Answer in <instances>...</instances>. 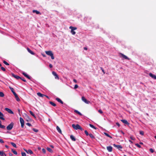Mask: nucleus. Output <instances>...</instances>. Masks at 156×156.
Wrapping results in <instances>:
<instances>
[{"instance_id": "37998d69", "label": "nucleus", "mask_w": 156, "mask_h": 156, "mask_svg": "<svg viewBox=\"0 0 156 156\" xmlns=\"http://www.w3.org/2000/svg\"><path fill=\"white\" fill-rule=\"evenodd\" d=\"M100 69H101L102 70V72L104 74H105V71H104V69H103V68H102V67H101L100 68Z\"/></svg>"}, {"instance_id": "f257e3e1", "label": "nucleus", "mask_w": 156, "mask_h": 156, "mask_svg": "<svg viewBox=\"0 0 156 156\" xmlns=\"http://www.w3.org/2000/svg\"><path fill=\"white\" fill-rule=\"evenodd\" d=\"M72 126L75 129L77 130L78 129H80L81 131L83 130V129L79 124L75 125L74 124H73L72 125Z\"/></svg>"}, {"instance_id": "680f3d73", "label": "nucleus", "mask_w": 156, "mask_h": 156, "mask_svg": "<svg viewBox=\"0 0 156 156\" xmlns=\"http://www.w3.org/2000/svg\"><path fill=\"white\" fill-rule=\"evenodd\" d=\"M5 147L7 148H9V146L7 145H5Z\"/></svg>"}, {"instance_id": "b1692460", "label": "nucleus", "mask_w": 156, "mask_h": 156, "mask_svg": "<svg viewBox=\"0 0 156 156\" xmlns=\"http://www.w3.org/2000/svg\"><path fill=\"white\" fill-rule=\"evenodd\" d=\"M5 126L2 125L1 124V121L0 120V128L4 129L5 128Z\"/></svg>"}, {"instance_id": "a211bd4d", "label": "nucleus", "mask_w": 156, "mask_h": 156, "mask_svg": "<svg viewBox=\"0 0 156 156\" xmlns=\"http://www.w3.org/2000/svg\"><path fill=\"white\" fill-rule=\"evenodd\" d=\"M28 79H30V76H29L28 75H27L26 73H22Z\"/></svg>"}, {"instance_id": "69168bd1", "label": "nucleus", "mask_w": 156, "mask_h": 156, "mask_svg": "<svg viewBox=\"0 0 156 156\" xmlns=\"http://www.w3.org/2000/svg\"><path fill=\"white\" fill-rule=\"evenodd\" d=\"M129 142H130L131 143H133V142L130 140H129Z\"/></svg>"}, {"instance_id": "774afa93", "label": "nucleus", "mask_w": 156, "mask_h": 156, "mask_svg": "<svg viewBox=\"0 0 156 156\" xmlns=\"http://www.w3.org/2000/svg\"><path fill=\"white\" fill-rule=\"evenodd\" d=\"M140 144H143V143H142V142H140Z\"/></svg>"}, {"instance_id": "72a5a7b5", "label": "nucleus", "mask_w": 156, "mask_h": 156, "mask_svg": "<svg viewBox=\"0 0 156 156\" xmlns=\"http://www.w3.org/2000/svg\"><path fill=\"white\" fill-rule=\"evenodd\" d=\"M89 125H90V127H91V128H92L94 129H96V128L95 127H94L93 125L91 124H90Z\"/></svg>"}, {"instance_id": "603ef678", "label": "nucleus", "mask_w": 156, "mask_h": 156, "mask_svg": "<svg viewBox=\"0 0 156 156\" xmlns=\"http://www.w3.org/2000/svg\"><path fill=\"white\" fill-rule=\"evenodd\" d=\"M26 124H27V125H28V126H31V124L30 123H26Z\"/></svg>"}, {"instance_id": "09e8293b", "label": "nucleus", "mask_w": 156, "mask_h": 156, "mask_svg": "<svg viewBox=\"0 0 156 156\" xmlns=\"http://www.w3.org/2000/svg\"><path fill=\"white\" fill-rule=\"evenodd\" d=\"M130 139L133 140H135V138L133 137V136H131L130 137Z\"/></svg>"}, {"instance_id": "5fc2aeb1", "label": "nucleus", "mask_w": 156, "mask_h": 156, "mask_svg": "<svg viewBox=\"0 0 156 156\" xmlns=\"http://www.w3.org/2000/svg\"><path fill=\"white\" fill-rule=\"evenodd\" d=\"M116 124L119 127L120 126V125L118 122H116Z\"/></svg>"}, {"instance_id": "423d86ee", "label": "nucleus", "mask_w": 156, "mask_h": 156, "mask_svg": "<svg viewBox=\"0 0 156 156\" xmlns=\"http://www.w3.org/2000/svg\"><path fill=\"white\" fill-rule=\"evenodd\" d=\"M81 99L86 104H89L90 103V102L89 101L87 100L83 96H82V97Z\"/></svg>"}, {"instance_id": "a19ab883", "label": "nucleus", "mask_w": 156, "mask_h": 156, "mask_svg": "<svg viewBox=\"0 0 156 156\" xmlns=\"http://www.w3.org/2000/svg\"><path fill=\"white\" fill-rule=\"evenodd\" d=\"M1 69L3 71H5V69L3 67H1Z\"/></svg>"}, {"instance_id": "aec40b11", "label": "nucleus", "mask_w": 156, "mask_h": 156, "mask_svg": "<svg viewBox=\"0 0 156 156\" xmlns=\"http://www.w3.org/2000/svg\"><path fill=\"white\" fill-rule=\"evenodd\" d=\"M56 129L58 132L61 134H62V131L60 128L58 126H56Z\"/></svg>"}, {"instance_id": "c85d7f7f", "label": "nucleus", "mask_w": 156, "mask_h": 156, "mask_svg": "<svg viewBox=\"0 0 156 156\" xmlns=\"http://www.w3.org/2000/svg\"><path fill=\"white\" fill-rule=\"evenodd\" d=\"M49 103L52 106H56V105L54 103V102L52 101H50Z\"/></svg>"}, {"instance_id": "f8f14e48", "label": "nucleus", "mask_w": 156, "mask_h": 156, "mask_svg": "<svg viewBox=\"0 0 156 156\" xmlns=\"http://www.w3.org/2000/svg\"><path fill=\"white\" fill-rule=\"evenodd\" d=\"M4 117V115L3 114L0 112V119L2 120H5V119Z\"/></svg>"}, {"instance_id": "2eb2a0df", "label": "nucleus", "mask_w": 156, "mask_h": 156, "mask_svg": "<svg viewBox=\"0 0 156 156\" xmlns=\"http://www.w3.org/2000/svg\"><path fill=\"white\" fill-rule=\"evenodd\" d=\"M27 51H28L32 55H34V53L30 49H29V48H27Z\"/></svg>"}, {"instance_id": "79ce46f5", "label": "nucleus", "mask_w": 156, "mask_h": 156, "mask_svg": "<svg viewBox=\"0 0 156 156\" xmlns=\"http://www.w3.org/2000/svg\"><path fill=\"white\" fill-rule=\"evenodd\" d=\"M84 132L87 136H88L89 135L88 132H87V130H85Z\"/></svg>"}, {"instance_id": "052dcab7", "label": "nucleus", "mask_w": 156, "mask_h": 156, "mask_svg": "<svg viewBox=\"0 0 156 156\" xmlns=\"http://www.w3.org/2000/svg\"><path fill=\"white\" fill-rule=\"evenodd\" d=\"M121 133L122 134H124V133L122 131H121Z\"/></svg>"}, {"instance_id": "f03ea898", "label": "nucleus", "mask_w": 156, "mask_h": 156, "mask_svg": "<svg viewBox=\"0 0 156 156\" xmlns=\"http://www.w3.org/2000/svg\"><path fill=\"white\" fill-rule=\"evenodd\" d=\"M45 52L47 55L50 56L52 59H54V55L52 51H46Z\"/></svg>"}, {"instance_id": "7c9ffc66", "label": "nucleus", "mask_w": 156, "mask_h": 156, "mask_svg": "<svg viewBox=\"0 0 156 156\" xmlns=\"http://www.w3.org/2000/svg\"><path fill=\"white\" fill-rule=\"evenodd\" d=\"M4 94L2 92H0V97H4Z\"/></svg>"}, {"instance_id": "9b49d317", "label": "nucleus", "mask_w": 156, "mask_h": 156, "mask_svg": "<svg viewBox=\"0 0 156 156\" xmlns=\"http://www.w3.org/2000/svg\"><path fill=\"white\" fill-rule=\"evenodd\" d=\"M14 95L15 98L16 100L17 101H20V100L19 98L18 97L17 94L16 93H14Z\"/></svg>"}, {"instance_id": "58836bf2", "label": "nucleus", "mask_w": 156, "mask_h": 156, "mask_svg": "<svg viewBox=\"0 0 156 156\" xmlns=\"http://www.w3.org/2000/svg\"><path fill=\"white\" fill-rule=\"evenodd\" d=\"M33 130L35 132H38V130L36 129L33 128Z\"/></svg>"}, {"instance_id": "e2e57ef3", "label": "nucleus", "mask_w": 156, "mask_h": 156, "mask_svg": "<svg viewBox=\"0 0 156 156\" xmlns=\"http://www.w3.org/2000/svg\"><path fill=\"white\" fill-rule=\"evenodd\" d=\"M42 56L44 57H46V55H44V54H42Z\"/></svg>"}, {"instance_id": "4468645a", "label": "nucleus", "mask_w": 156, "mask_h": 156, "mask_svg": "<svg viewBox=\"0 0 156 156\" xmlns=\"http://www.w3.org/2000/svg\"><path fill=\"white\" fill-rule=\"evenodd\" d=\"M107 149L109 152H111L112 150V148L111 146H108L107 147Z\"/></svg>"}, {"instance_id": "4c0bfd02", "label": "nucleus", "mask_w": 156, "mask_h": 156, "mask_svg": "<svg viewBox=\"0 0 156 156\" xmlns=\"http://www.w3.org/2000/svg\"><path fill=\"white\" fill-rule=\"evenodd\" d=\"M135 145L139 148H140L141 147V146L140 145H139L138 144H135Z\"/></svg>"}, {"instance_id": "0e129e2a", "label": "nucleus", "mask_w": 156, "mask_h": 156, "mask_svg": "<svg viewBox=\"0 0 156 156\" xmlns=\"http://www.w3.org/2000/svg\"><path fill=\"white\" fill-rule=\"evenodd\" d=\"M24 150L27 152L28 150H27L26 149H24Z\"/></svg>"}, {"instance_id": "20e7f679", "label": "nucleus", "mask_w": 156, "mask_h": 156, "mask_svg": "<svg viewBox=\"0 0 156 156\" xmlns=\"http://www.w3.org/2000/svg\"><path fill=\"white\" fill-rule=\"evenodd\" d=\"M119 54L120 57L121 58H122L123 59H128V60H130V59L129 58H128L127 56L122 54V53H119Z\"/></svg>"}, {"instance_id": "a878e982", "label": "nucleus", "mask_w": 156, "mask_h": 156, "mask_svg": "<svg viewBox=\"0 0 156 156\" xmlns=\"http://www.w3.org/2000/svg\"><path fill=\"white\" fill-rule=\"evenodd\" d=\"M29 112L30 113V114L32 115L33 116L34 118H36V116H35V115H34V114L32 112V111H29Z\"/></svg>"}, {"instance_id": "e433bc0d", "label": "nucleus", "mask_w": 156, "mask_h": 156, "mask_svg": "<svg viewBox=\"0 0 156 156\" xmlns=\"http://www.w3.org/2000/svg\"><path fill=\"white\" fill-rule=\"evenodd\" d=\"M4 154V153L3 151H0V155L1 156H3Z\"/></svg>"}, {"instance_id": "4be33fe9", "label": "nucleus", "mask_w": 156, "mask_h": 156, "mask_svg": "<svg viewBox=\"0 0 156 156\" xmlns=\"http://www.w3.org/2000/svg\"><path fill=\"white\" fill-rule=\"evenodd\" d=\"M70 138L73 141H75L76 140L75 137L72 135L70 136Z\"/></svg>"}, {"instance_id": "ea45409f", "label": "nucleus", "mask_w": 156, "mask_h": 156, "mask_svg": "<svg viewBox=\"0 0 156 156\" xmlns=\"http://www.w3.org/2000/svg\"><path fill=\"white\" fill-rule=\"evenodd\" d=\"M22 156H26V154L25 153L22 152L21 153Z\"/></svg>"}, {"instance_id": "393cba45", "label": "nucleus", "mask_w": 156, "mask_h": 156, "mask_svg": "<svg viewBox=\"0 0 156 156\" xmlns=\"http://www.w3.org/2000/svg\"><path fill=\"white\" fill-rule=\"evenodd\" d=\"M9 88L11 90V91L13 93V94H14V93H16V92L14 91V89L13 88L11 87H9Z\"/></svg>"}, {"instance_id": "f3484780", "label": "nucleus", "mask_w": 156, "mask_h": 156, "mask_svg": "<svg viewBox=\"0 0 156 156\" xmlns=\"http://www.w3.org/2000/svg\"><path fill=\"white\" fill-rule=\"evenodd\" d=\"M113 145L115 147H117L118 149H122V146L120 145H116L115 144H114Z\"/></svg>"}, {"instance_id": "338daca9", "label": "nucleus", "mask_w": 156, "mask_h": 156, "mask_svg": "<svg viewBox=\"0 0 156 156\" xmlns=\"http://www.w3.org/2000/svg\"><path fill=\"white\" fill-rule=\"evenodd\" d=\"M38 149L39 150H40L41 149V147H38Z\"/></svg>"}, {"instance_id": "6e6d98bb", "label": "nucleus", "mask_w": 156, "mask_h": 156, "mask_svg": "<svg viewBox=\"0 0 156 156\" xmlns=\"http://www.w3.org/2000/svg\"><path fill=\"white\" fill-rule=\"evenodd\" d=\"M49 66L50 68H51L52 67V65L51 64H50L49 65Z\"/></svg>"}, {"instance_id": "dca6fc26", "label": "nucleus", "mask_w": 156, "mask_h": 156, "mask_svg": "<svg viewBox=\"0 0 156 156\" xmlns=\"http://www.w3.org/2000/svg\"><path fill=\"white\" fill-rule=\"evenodd\" d=\"M37 94L38 96L41 97H43L44 96H46L45 95L42 94L40 92L37 93Z\"/></svg>"}, {"instance_id": "6e6552de", "label": "nucleus", "mask_w": 156, "mask_h": 156, "mask_svg": "<svg viewBox=\"0 0 156 156\" xmlns=\"http://www.w3.org/2000/svg\"><path fill=\"white\" fill-rule=\"evenodd\" d=\"M52 74L55 76V79H57L58 80L59 79L58 76L56 72L54 71H53L52 72Z\"/></svg>"}, {"instance_id": "c9c22d12", "label": "nucleus", "mask_w": 156, "mask_h": 156, "mask_svg": "<svg viewBox=\"0 0 156 156\" xmlns=\"http://www.w3.org/2000/svg\"><path fill=\"white\" fill-rule=\"evenodd\" d=\"M3 62L5 65L7 66L9 65V64L7 62H6V61L5 60L3 61Z\"/></svg>"}, {"instance_id": "3c124183", "label": "nucleus", "mask_w": 156, "mask_h": 156, "mask_svg": "<svg viewBox=\"0 0 156 156\" xmlns=\"http://www.w3.org/2000/svg\"><path fill=\"white\" fill-rule=\"evenodd\" d=\"M13 153L15 154H17V152L15 150L13 151Z\"/></svg>"}, {"instance_id": "de8ad7c7", "label": "nucleus", "mask_w": 156, "mask_h": 156, "mask_svg": "<svg viewBox=\"0 0 156 156\" xmlns=\"http://www.w3.org/2000/svg\"><path fill=\"white\" fill-rule=\"evenodd\" d=\"M98 112H99V113H101V114H102V113H103V112H102V111L101 110V109L99 110H98Z\"/></svg>"}, {"instance_id": "6ab92c4d", "label": "nucleus", "mask_w": 156, "mask_h": 156, "mask_svg": "<svg viewBox=\"0 0 156 156\" xmlns=\"http://www.w3.org/2000/svg\"><path fill=\"white\" fill-rule=\"evenodd\" d=\"M121 121L124 123L129 125V123L126 120H121Z\"/></svg>"}, {"instance_id": "f704fd0d", "label": "nucleus", "mask_w": 156, "mask_h": 156, "mask_svg": "<svg viewBox=\"0 0 156 156\" xmlns=\"http://www.w3.org/2000/svg\"><path fill=\"white\" fill-rule=\"evenodd\" d=\"M47 149L48 151H49L50 152H52V150L49 147H47Z\"/></svg>"}, {"instance_id": "bb28decb", "label": "nucleus", "mask_w": 156, "mask_h": 156, "mask_svg": "<svg viewBox=\"0 0 156 156\" xmlns=\"http://www.w3.org/2000/svg\"><path fill=\"white\" fill-rule=\"evenodd\" d=\"M27 153L28 154L29 153L30 154H33V152L32 151V150H31L29 149L28 150Z\"/></svg>"}, {"instance_id": "8fccbe9b", "label": "nucleus", "mask_w": 156, "mask_h": 156, "mask_svg": "<svg viewBox=\"0 0 156 156\" xmlns=\"http://www.w3.org/2000/svg\"><path fill=\"white\" fill-rule=\"evenodd\" d=\"M0 142L1 143H4V141L2 139H0Z\"/></svg>"}, {"instance_id": "473e14b6", "label": "nucleus", "mask_w": 156, "mask_h": 156, "mask_svg": "<svg viewBox=\"0 0 156 156\" xmlns=\"http://www.w3.org/2000/svg\"><path fill=\"white\" fill-rule=\"evenodd\" d=\"M11 144L12 145V146L15 148L16 147V145L13 142L11 143Z\"/></svg>"}, {"instance_id": "c03bdc74", "label": "nucleus", "mask_w": 156, "mask_h": 156, "mask_svg": "<svg viewBox=\"0 0 156 156\" xmlns=\"http://www.w3.org/2000/svg\"><path fill=\"white\" fill-rule=\"evenodd\" d=\"M42 151L44 153H45L46 152V150L44 148L42 149Z\"/></svg>"}, {"instance_id": "c756f323", "label": "nucleus", "mask_w": 156, "mask_h": 156, "mask_svg": "<svg viewBox=\"0 0 156 156\" xmlns=\"http://www.w3.org/2000/svg\"><path fill=\"white\" fill-rule=\"evenodd\" d=\"M89 136H90L92 138V139H94L95 137L91 133L89 135Z\"/></svg>"}, {"instance_id": "4d7b16f0", "label": "nucleus", "mask_w": 156, "mask_h": 156, "mask_svg": "<svg viewBox=\"0 0 156 156\" xmlns=\"http://www.w3.org/2000/svg\"><path fill=\"white\" fill-rule=\"evenodd\" d=\"M73 81H74V82H75V83H76L77 82V81L76 80H75V79H74L73 80Z\"/></svg>"}, {"instance_id": "9d476101", "label": "nucleus", "mask_w": 156, "mask_h": 156, "mask_svg": "<svg viewBox=\"0 0 156 156\" xmlns=\"http://www.w3.org/2000/svg\"><path fill=\"white\" fill-rule=\"evenodd\" d=\"M5 110L6 111H7L10 114H12L13 113V112L11 109H9V108H5Z\"/></svg>"}, {"instance_id": "bf43d9fd", "label": "nucleus", "mask_w": 156, "mask_h": 156, "mask_svg": "<svg viewBox=\"0 0 156 156\" xmlns=\"http://www.w3.org/2000/svg\"><path fill=\"white\" fill-rule=\"evenodd\" d=\"M84 49L85 50H87V47H84Z\"/></svg>"}, {"instance_id": "7ed1b4c3", "label": "nucleus", "mask_w": 156, "mask_h": 156, "mask_svg": "<svg viewBox=\"0 0 156 156\" xmlns=\"http://www.w3.org/2000/svg\"><path fill=\"white\" fill-rule=\"evenodd\" d=\"M69 29H71V33L73 35H75L76 34V32L74 31L77 29V28L76 27H74L72 26H70L69 27Z\"/></svg>"}, {"instance_id": "ddd939ff", "label": "nucleus", "mask_w": 156, "mask_h": 156, "mask_svg": "<svg viewBox=\"0 0 156 156\" xmlns=\"http://www.w3.org/2000/svg\"><path fill=\"white\" fill-rule=\"evenodd\" d=\"M12 76H13V77L15 78L16 79L18 80L19 79H21V78L19 76L16 75H15L13 74H12Z\"/></svg>"}, {"instance_id": "1a4fd4ad", "label": "nucleus", "mask_w": 156, "mask_h": 156, "mask_svg": "<svg viewBox=\"0 0 156 156\" xmlns=\"http://www.w3.org/2000/svg\"><path fill=\"white\" fill-rule=\"evenodd\" d=\"M149 76L154 79L156 80V76L151 73H149Z\"/></svg>"}, {"instance_id": "a18cd8bd", "label": "nucleus", "mask_w": 156, "mask_h": 156, "mask_svg": "<svg viewBox=\"0 0 156 156\" xmlns=\"http://www.w3.org/2000/svg\"><path fill=\"white\" fill-rule=\"evenodd\" d=\"M140 134L141 135H143L144 134V132L143 131H140Z\"/></svg>"}, {"instance_id": "2f4dec72", "label": "nucleus", "mask_w": 156, "mask_h": 156, "mask_svg": "<svg viewBox=\"0 0 156 156\" xmlns=\"http://www.w3.org/2000/svg\"><path fill=\"white\" fill-rule=\"evenodd\" d=\"M104 134L107 136H108L111 138H112V137L111 136H110L108 133H104Z\"/></svg>"}, {"instance_id": "5701e85b", "label": "nucleus", "mask_w": 156, "mask_h": 156, "mask_svg": "<svg viewBox=\"0 0 156 156\" xmlns=\"http://www.w3.org/2000/svg\"><path fill=\"white\" fill-rule=\"evenodd\" d=\"M33 13H36V14H39L40 13V12L39 11H38L37 10H34L33 11Z\"/></svg>"}, {"instance_id": "0eeeda50", "label": "nucleus", "mask_w": 156, "mask_h": 156, "mask_svg": "<svg viewBox=\"0 0 156 156\" xmlns=\"http://www.w3.org/2000/svg\"><path fill=\"white\" fill-rule=\"evenodd\" d=\"M20 121L21 124V126L22 128H23L24 125V121L23 118L21 117L20 118Z\"/></svg>"}, {"instance_id": "864d4df0", "label": "nucleus", "mask_w": 156, "mask_h": 156, "mask_svg": "<svg viewBox=\"0 0 156 156\" xmlns=\"http://www.w3.org/2000/svg\"><path fill=\"white\" fill-rule=\"evenodd\" d=\"M150 151L151 153H153L154 151V150L152 148L150 149Z\"/></svg>"}, {"instance_id": "cd10ccee", "label": "nucleus", "mask_w": 156, "mask_h": 156, "mask_svg": "<svg viewBox=\"0 0 156 156\" xmlns=\"http://www.w3.org/2000/svg\"><path fill=\"white\" fill-rule=\"evenodd\" d=\"M74 112L80 115H82V114L79 111L76 110H75Z\"/></svg>"}, {"instance_id": "13d9d810", "label": "nucleus", "mask_w": 156, "mask_h": 156, "mask_svg": "<svg viewBox=\"0 0 156 156\" xmlns=\"http://www.w3.org/2000/svg\"><path fill=\"white\" fill-rule=\"evenodd\" d=\"M20 79H21L24 82H26V80H25L24 79H22L21 78Z\"/></svg>"}, {"instance_id": "39448f33", "label": "nucleus", "mask_w": 156, "mask_h": 156, "mask_svg": "<svg viewBox=\"0 0 156 156\" xmlns=\"http://www.w3.org/2000/svg\"><path fill=\"white\" fill-rule=\"evenodd\" d=\"M13 126V123H11L10 124L7 126L6 129L7 130H10L12 129Z\"/></svg>"}, {"instance_id": "49530a36", "label": "nucleus", "mask_w": 156, "mask_h": 156, "mask_svg": "<svg viewBox=\"0 0 156 156\" xmlns=\"http://www.w3.org/2000/svg\"><path fill=\"white\" fill-rule=\"evenodd\" d=\"M78 87V86L77 85V84H76L75 86H74V89H76Z\"/></svg>"}, {"instance_id": "412c9836", "label": "nucleus", "mask_w": 156, "mask_h": 156, "mask_svg": "<svg viewBox=\"0 0 156 156\" xmlns=\"http://www.w3.org/2000/svg\"><path fill=\"white\" fill-rule=\"evenodd\" d=\"M56 99L60 103L62 104H63V102L60 98H57Z\"/></svg>"}]
</instances>
